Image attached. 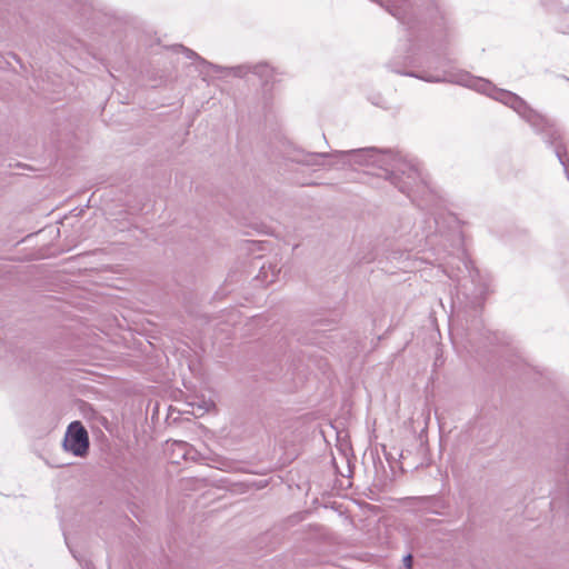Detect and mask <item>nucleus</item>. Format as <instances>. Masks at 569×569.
<instances>
[{"instance_id": "obj_9", "label": "nucleus", "mask_w": 569, "mask_h": 569, "mask_svg": "<svg viewBox=\"0 0 569 569\" xmlns=\"http://www.w3.org/2000/svg\"><path fill=\"white\" fill-rule=\"evenodd\" d=\"M183 448V460H190V461H199L201 458V455L198 450H196L191 445H181Z\"/></svg>"}, {"instance_id": "obj_11", "label": "nucleus", "mask_w": 569, "mask_h": 569, "mask_svg": "<svg viewBox=\"0 0 569 569\" xmlns=\"http://www.w3.org/2000/svg\"><path fill=\"white\" fill-rule=\"evenodd\" d=\"M181 445H188V442L181 441V440L173 441L171 447H172V453L174 456H177L178 458L183 459V451H182V449L184 450L186 448H183Z\"/></svg>"}, {"instance_id": "obj_4", "label": "nucleus", "mask_w": 569, "mask_h": 569, "mask_svg": "<svg viewBox=\"0 0 569 569\" xmlns=\"http://www.w3.org/2000/svg\"><path fill=\"white\" fill-rule=\"evenodd\" d=\"M380 4L402 23H406V14L409 11L410 2H380Z\"/></svg>"}, {"instance_id": "obj_12", "label": "nucleus", "mask_w": 569, "mask_h": 569, "mask_svg": "<svg viewBox=\"0 0 569 569\" xmlns=\"http://www.w3.org/2000/svg\"><path fill=\"white\" fill-rule=\"evenodd\" d=\"M213 408L214 402L212 400H202L200 403H198V410L201 411L200 415L209 412Z\"/></svg>"}, {"instance_id": "obj_1", "label": "nucleus", "mask_w": 569, "mask_h": 569, "mask_svg": "<svg viewBox=\"0 0 569 569\" xmlns=\"http://www.w3.org/2000/svg\"><path fill=\"white\" fill-rule=\"evenodd\" d=\"M312 164H319L318 159L351 157L355 163L360 166H376L389 170L391 167L397 173L406 177V180L399 184V190L409 197L418 192L420 188H428L426 178L422 176L417 163L411 161L396 159L391 152L378 150L376 148L352 149L349 151H333L312 153Z\"/></svg>"}, {"instance_id": "obj_8", "label": "nucleus", "mask_w": 569, "mask_h": 569, "mask_svg": "<svg viewBox=\"0 0 569 569\" xmlns=\"http://www.w3.org/2000/svg\"><path fill=\"white\" fill-rule=\"evenodd\" d=\"M173 49L177 50V51L179 50V51L183 52L187 58H189V59H197L202 64H206V66H208V67H210V68H212L214 70H219L220 69L218 66H214L212 63L207 62L204 59L199 57L197 52L192 51L191 49H189V48H187V47H184L182 44H176V46H173Z\"/></svg>"}, {"instance_id": "obj_6", "label": "nucleus", "mask_w": 569, "mask_h": 569, "mask_svg": "<svg viewBox=\"0 0 569 569\" xmlns=\"http://www.w3.org/2000/svg\"><path fill=\"white\" fill-rule=\"evenodd\" d=\"M252 72L259 76L266 83L273 79V69L267 63H259L252 68Z\"/></svg>"}, {"instance_id": "obj_10", "label": "nucleus", "mask_w": 569, "mask_h": 569, "mask_svg": "<svg viewBox=\"0 0 569 569\" xmlns=\"http://www.w3.org/2000/svg\"><path fill=\"white\" fill-rule=\"evenodd\" d=\"M555 152L557 158L559 159L560 163L563 166L565 170L569 171V159H565L566 150L562 148L561 144L555 146Z\"/></svg>"}, {"instance_id": "obj_15", "label": "nucleus", "mask_w": 569, "mask_h": 569, "mask_svg": "<svg viewBox=\"0 0 569 569\" xmlns=\"http://www.w3.org/2000/svg\"><path fill=\"white\" fill-rule=\"evenodd\" d=\"M429 81H439V78L436 79H428Z\"/></svg>"}, {"instance_id": "obj_3", "label": "nucleus", "mask_w": 569, "mask_h": 569, "mask_svg": "<svg viewBox=\"0 0 569 569\" xmlns=\"http://www.w3.org/2000/svg\"><path fill=\"white\" fill-rule=\"evenodd\" d=\"M63 447L67 451L78 457H82L87 453L89 437L80 421H73L69 425L64 436Z\"/></svg>"}, {"instance_id": "obj_16", "label": "nucleus", "mask_w": 569, "mask_h": 569, "mask_svg": "<svg viewBox=\"0 0 569 569\" xmlns=\"http://www.w3.org/2000/svg\"><path fill=\"white\" fill-rule=\"evenodd\" d=\"M84 569H93V568H90V566H89V565H87V567H86Z\"/></svg>"}, {"instance_id": "obj_14", "label": "nucleus", "mask_w": 569, "mask_h": 569, "mask_svg": "<svg viewBox=\"0 0 569 569\" xmlns=\"http://www.w3.org/2000/svg\"><path fill=\"white\" fill-rule=\"evenodd\" d=\"M219 468H220V469H227V468H228V466H227V463H222Z\"/></svg>"}, {"instance_id": "obj_2", "label": "nucleus", "mask_w": 569, "mask_h": 569, "mask_svg": "<svg viewBox=\"0 0 569 569\" xmlns=\"http://www.w3.org/2000/svg\"><path fill=\"white\" fill-rule=\"evenodd\" d=\"M468 87H473L476 90L483 92L486 94L491 96L492 92L496 93L495 99L501 101L506 106L512 108L520 117H522L531 127H533L537 131H545L549 134L551 139V143H555L558 138H560L559 132L553 128V124L550 121L541 116L540 113L532 110L527 102L518 97L517 94L503 91L496 90L491 87V83L483 80L477 79L465 82Z\"/></svg>"}, {"instance_id": "obj_7", "label": "nucleus", "mask_w": 569, "mask_h": 569, "mask_svg": "<svg viewBox=\"0 0 569 569\" xmlns=\"http://www.w3.org/2000/svg\"><path fill=\"white\" fill-rule=\"evenodd\" d=\"M252 72L259 76L266 83L273 79V69L267 63H259L252 68Z\"/></svg>"}, {"instance_id": "obj_5", "label": "nucleus", "mask_w": 569, "mask_h": 569, "mask_svg": "<svg viewBox=\"0 0 569 569\" xmlns=\"http://www.w3.org/2000/svg\"><path fill=\"white\" fill-rule=\"evenodd\" d=\"M279 273L280 268H278L277 264L269 263L268 267L262 264L257 278L260 279L261 282L270 284L277 280Z\"/></svg>"}, {"instance_id": "obj_13", "label": "nucleus", "mask_w": 569, "mask_h": 569, "mask_svg": "<svg viewBox=\"0 0 569 569\" xmlns=\"http://www.w3.org/2000/svg\"><path fill=\"white\" fill-rule=\"evenodd\" d=\"M411 562H412V557L411 555H407L405 558H403V563L407 568H411Z\"/></svg>"}]
</instances>
